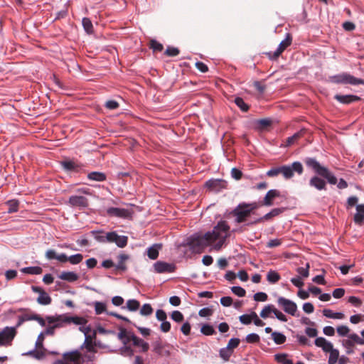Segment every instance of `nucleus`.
I'll list each match as a JSON object with an SVG mask.
<instances>
[{
  "label": "nucleus",
  "mask_w": 364,
  "mask_h": 364,
  "mask_svg": "<svg viewBox=\"0 0 364 364\" xmlns=\"http://www.w3.org/2000/svg\"><path fill=\"white\" fill-rule=\"evenodd\" d=\"M230 226L226 221H220L212 231L205 234L196 233L187 239V245L196 252H201L208 246L220 250L230 236Z\"/></svg>",
  "instance_id": "1"
},
{
  "label": "nucleus",
  "mask_w": 364,
  "mask_h": 364,
  "mask_svg": "<svg viewBox=\"0 0 364 364\" xmlns=\"http://www.w3.org/2000/svg\"><path fill=\"white\" fill-rule=\"evenodd\" d=\"M304 162L307 168L315 173L309 180V186L318 191H326V181L332 185L337 183L338 180L329 169L322 166L315 158L307 157Z\"/></svg>",
  "instance_id": "2"
},
{
  "label": "nucleus",
  "mask_w": 364,
  "mask_h": 364,
  "mask_svg": "<svg viewBox=\"0 0 364 364\" xmlns=\"http://www.w3.org/2000/svg\"><path fill=\"white\" fill-rule=\"evenodd\" d=\"M257 207L256 203H241L233 209L231 213L235 217L236 223H242L247 221V218L254 213Z\"/></svg>",
  "instance_id": "3"
},
{
  "label": "nucleus",
  "mask_w": 364,
  "mask_h": 364,
  "mask_svg": "<svg viewBox=\"0 0 364 364\" xmlns=\"http://www.w3.org/2000/svg\"><path fill=\"white\" fill-rule=\"evenodd\" d=\"M331 81L337 84L364 85V80L357 78L346 73L333 76Z\"/></svg>",
  "instance_id": "4"
},
{
  "label": "nucleus",
  "mask_w": 364,
  "mask_h": 364,
  "mask_svg": "<svg viewBox=\"0 0 364 364\" xmlns=\"http://www.w3.org/2000/svg\"><path fill=\"white\" fill-rule=\"evenodd\" d=\"M294 171L301 175L303 171V166L299 161L294 162L291 166H279L280 174H282L286 179H289L294 176Z\"/></svg>",
  "instance_id": "5"
},
{
  "label": "nucleus",
  "mask_w": 364,
  "mask_h": 364,
  "mask_svg": "<svg viewBox=\"0 0 364 364\" xmlns=\"http://www.w3.org/2000/svg\"><path fill=\"white\" fill-rule=\"evenodd\" d=\"M46 320L49 323L62 321V323H73L77 325H81L85 323V319L79 316H67L65 315H59L58 316H47Z\"/></svg>",
  "instance_id": "6"
},
{
  "label": "nucleus",
  "mask_w": 364,
  "mask_h": 364,
  "mask_svg": "<svg viewBox=\"0 0 364 364\" xmlns=\"http://www.w3.org/2000/svg\"><path fill=\"white\" fill-rule=\"evenodd\" d=\"M355 343L364 345V339L360 338L356 333L348 335V339L343 340L342 344L346 349V353L350 355L354 353Z\"/></svg>",
  "instance_id": "7"
},
{
  "label": "nucleus",
  "mask_w": 364,
  "mask_h": 364,
  "mask_svg": "<svg viewBox=\"0 0 364 364\" xmlns=\"http://www.w3.org/2000/svg\"><path fill=\"white\" fill-rule=\"evenodd\" d=\"M85 336V339L84 342V346L87 349L88 352L90 353H96V350L95 346L96 343L93 341L96 338V331H94L92 334H89V332L91 331V328L90 327H86L84 330H81Z\"/></svg>",
  "instance_id": "8"
},
{
  "label": "nucleus",
  "mask_w": 364,
  "mask_h": 364,
  "mask_svg": "<svg viewBox=\"0 0 364 364\" xmlns=\"http://www.w3.org/2000/svg\"><path fill=\"white\" fill-rule=\"evenodd\" d=\"M45 338V333H41L37 338L36 342V347L38 349L37 350H31L27 354L33 356L36 359H41L45 356L46 349L43 347V341Z\"/></svg>",
  "instance_id": "9"
},
{
  "label": "nucleus",
  "mask_w": 364,
  "mask_h": 364,
  "mask_svg": "<svg viewBox=\"0 0 364 364\" xmlns=\"http://www.w3.org/2000/svg\"><path fill=\"white\" fill-rule=\"evenodd\" d=\"M277 304L279 306H282L283 310L291 315L295 316L297 311V305L295 302L286 299L284 297H279L277 299Z\"/></svg>",
  "instance_id": "10"
},
{
  "label": "nucleus",
  "mask_w": 364,
  "mask_h": 364,
  "mask_svg": "<svg viewBox=\"0 0 364 364\" xmlns=\"http://www.w3.org/2000/svg\"><path fill=\"white\" fill-rule=\"evenodd\" d=\"M292 42V37L290 33H287L284 40H283L279 45L276 51L273 53H269L268 55L270 59H277L284 52V50L289 47Z\"/></svg>",
  "instance_id": "11"
},
{
  "label": "nucleus",
  "mask_w": 364,
  "mask_h": 364,
  "mask_svg": "<svg viewBox=\"0 0 364 364\" xmlns=\"http://www.w3.org/2000/svg\"><path fill=\"white\" fill-rule=\"evenodd\" d=\"M16 331L15 328L6 327L0 332V346L11 344L12 340L16 336Z\"/></svg>",
  "instance_id": "12"
},
{
  "label": "nucleus",
  "mask_w": 364,
  "mask_h": 364,
  "mask_svg": "<svg viewBox=\"0 0 364 364\" xmlns=\"http://www.w3.org/2000/svg\"><path fill=\"white\" fill-rule=\"evenodd\" d=\"M205 187L209 191L217 193L226 188L227 182L222 179H211L205 183Z\"/></svg>",
  "instance_id": "13"
},
{
  "label": "nucleus",
  "mask_w": 364,
  "mask_h": 364,
  "mask_svg": "<svg viewBox=\"0 0 364 364\" xmlns=\"http://www.w3.org/2000/svg\"><path fill=\"white\" fill-rule=\"evenodd\" d=\"M108 242H114L119 247L123 248L127 246L128 237L124 235H118L116 232H108Z\"/></svg>",
  "instance_id": "14"
},
{
  "label": "nucleus",
  "mask_w": 364,
  "mask_h": 364,
  "mask_svg": "<svg viewBox=\"0 0 364 364\" xmlns=\"http://www.w3.org/2000/svg\"><path fill=\"white\" fill-rule=\"evenodd\" d=\"M154 269L157 273H171L175 272L176 265L162 261H158L154 264Z\"/></svg>",
  "instance_id": "15"
},
{
  "label": "nucleus",
  "mask_w": 364,
  "mask_h": 364,
  "mask_svg": "<svg viewBox=\"0 0 364 364\" xmlns=\"http://www.w3.org/2000/svg\"><path fill=\"white\" fill-rule=\"evenodd\" d=\"M31 289L33 292L39 294V296L37 299L38 304L48 305L51 303L50 296L41 287L32 286Z\"/></svg>",
  "instance_id": "16"
},
{
  "label": "nucleus",
  "mask_w": 364,
  "mask_h": 364,
  "mask_svg": "<svg viewBox=\"0 0 364 364\" xmlns=\"http://www.w3.org/2000/svg\"><path fill=\"white\" fill-rule=\"evenodd\" d=\"M284 210V208H274L269 213L264 215L263 217H261L258 219L250 221L247 225H253L262 223L264 220H269L272 219V218L277 216V215H280L281 213H282Z\"/></svg>",
  "instance_id": "17"
},
{
  "label": "nucleus",
  "mask_w": 364,
  "mask_h": 364,
  "mask_svg": "<svg viewBox=\"0 0 364 364\" xmlns=\"http://www.w3.org/2000/svg\"><path fill=\"white\" fill-rule=\"evenodd\" d=\"M68 203L71 206L78 208H86L89 205L87 198L82 196H71L69 198Z\"/></svg>",
  "instance_id": "18"
},
{
  "label": "nucleus",
  "mask_w": 364,
  "mask_h": 364,
  "mask_svg": "<svg viewBox=\"0 0 364 364\" xmlns=\"http://www.w3.org/2000/svg\"><path fill=\"white\" fill-rule=\"evenodd\" d=\"M107 214L109 216H114L120 218H127L130 215V212L124 208H109L107 209Z\"/></svg>",
  "instance_id": "19"
},
{
  "label": "nucleus",
  "mask_w": 364,
  "mask_h": 364,
  "mask_svg": "<svg viewBox=\"0 0 364 364\" xmlns=\"http://www.w3.org/2000/svg\"><path fill=\"white\" fill-rule=\"evenodd\" d=\"M334 99L336 100L340 103L344 105H349L353 102L361 100V98L359 96L354 95H342L337 94L334 96Z\"/></svg>",
  "instance_id": "20"
},
{
  "label": "nucleus",
  "mask_w": 364,
  "mask_h": 364,
  "mask_svg": "<svg viewBox=\"0 0 364 364\" xmlns=\"http://www.w3.org/2000/svg\"><path fill=\"white\" fill-rule=\"evenodd\" d=\"M279 196V192L276 189L269 191L264 198L263 205L270 206L273 203V200Z\"/></svg>",
  "instance_id": "21"
},
{
  "label": "nucleus",
  "mask_w": 364,
  "mask_h": 364,
  "mask_svg": "<svg viewBox=\"0 0 364 364\" xmlns=\"http://www.w3.org/2000/svg\"><path fill=\"white\" fill-rule=\"evenodd\" d=\"M357 213L354 215L353 220L355 224L361 225L364 221V204L356 206Z\"/></svg>",
  "instance_id": "22"
},
{
  "label": "nucleus",
  "mask_w": 364,
  "mask_h": 364,
  "mask_svg": "<svg viewBox=\"0 0 364 364\" xmlns=\"http://www.w3.org/2000/svg\"><path fill=\"white\" fill-rule=\"evenodd\" d=\"M130 337L134 346L141 347L143 352H146L149 350V345L148 343L135 335L130 336Z\"/></svg>",
  "instance_id": "23"
},
{
  "label": "nucleus",
  "mask_w": 364,
  "mask_h": 364,
  "mask_svg": "<svg viewBox=\"0 0 364 364\" xmlns=\"http://www.w3.org/2000/svg\"><path fill=\"white\" fill-rule=\"evenodd\" d=\"M60 164L63 169L67 171H77L80 167V165L72 160L63 161Z\"/></svg>",
  "instance_id": "24"
},
{
  "label": "nucleus",
  "mask_w": 364,
  "mask_h": 364,
  "mask_svg": "<svg viewBox=\"0 0 364 364\" xmlns=\"http://www.w3.org/2000/svg\"><path fill=\"white\" fill-rule=\"evenodd\" d=\"M81 355H82L79 351L75 350V351L64 353L63 358L65 360L70 361V362H73L75 364L77 363H80L79 360L81 358Z\"/></svg>",
  "instance_id": "25"
},
{
  "label": "nucleus",
  "mask_w": 364,
  "mask_h": 364,
  "mask_svg": "<svg viewBox=\"0 0 364 364\" xmlns=\"http://www.w3.org/2000/svg\"><path fill=\"white\" fill-rule=\"evenodd\" d=\"M87 178L90 181L102 182L106 181L107 176L102 172L92 171L87 174Z\"/></svg>",
  "instance_id": "26"
},
{
  "label": "nucleus",
  "mask_w": 364,
  "mask_h": 364,
  "mask_svg": "<svg viewBox=\"0 0 364 364\" xmlns=\"http://www.w3.org/2000/svg\"><path fill=\"white\" fill-rule=\"evenodd\" d=\"M161 244H155L147 249V256L151 259H156L159 257V250L161 248Z\"/></svg>",
  "instance_id": "27"
},
{
  "label": "nucleus",
  "mask_w": 364,
  "mask_h": 364,
  "mask_svg": "<svg viewBox=\"0 0 364 364\" xmlns=\"http://www.w3.org/2000/svg\"><path fill=\"white\" fill-rule=\"evenodd\" d=\"M59 278L69 282H73L78 279V275L73 272H63L59 275Z\"/></svg>",
  "instance_id": "28"
},
{
  "label": "nucleus",
  "mask_w": 364,
  "mask_h": 364,
  "mask_svg": "<svg viewBox=\"0 0 364 364\" xmlns=\"http://www.w3.org/2000/svg\"><path fill=\"white\" fill-rule=\"evenodd\" d=\"M305 131L300 130L299 132L295 133L290 137H288L286 140V146H289L296 142L301 137L303 136Z\"/></svg>",
  "instance_id": "29"
},
{
  "label": "nucleus",
  "mask_w": 364,
  "mask_h": 364,
  "mask_svg": "<svg viewBox=\"0 0 364 364\" xmlns=\"http://www.w3.org/2000/svg\"><path fill=\"white\" fill-rule=\"evenodd\" d=\"M129 259V256L126 254H120L118 256V263L116 266L119 270L124 271L127 269L125 262Z\"/></svg>",
  "instance_id": "30"
},
{
  "label": "nucleus",
  "mask_w": 364,
  "mask_h": 364,
  "mask_svg": "<svg viewBox=\"0 0 364 364\" xmlns=\"http://www.w3.org/2000/svg\"><path fill=\"white\" fill-rule=\"evenodd\" d=\"M281 279V277L278 272L274 270H269L267 274V279L271 284H275L278 282Z\"/></svg>",
  "instance_id": "31"
},
{
  "label": "nucleus",
  "mask_w": 364,
  "mask_h": 364,
  "mask_svg": "<svg viewBox=\"0 0 364 364\" xmlns=\"http://www.w3.org/2000/svg\"><path fill=\"white\" fill-rule=\"evenodd\" d=\"M134 334L130 332H127L126 329L122 328L120 330V332L118 334V337L121 339L124 344H127L132 341L130 336H134Z\"/></svg>",
  "instance_id": "32"
},
{
  "label": "nucleus",
  "mask_w": 364,
  "mask_h": 364,
  "mask_svg": "<svg viewBox=\"0 0 364 364\" xmlns=\"http://www.w3.org/2000/svg\"><path fill=\"white\" fill-rule=\"evenodd\" d=\"M323 314L327 317L334 319H342L344 318V314L341 312L334 313L331 309H323Z\"/></svg>",
  "instance_id": "33"
},
{
  "label": "nucleus",
  "mask_w": 364,
  "mask_h": 364,
  "mask_svg": "<svg viewBox=\"0 0 364 364\" xmlns=\"http://www.w3.org/2000/svg\"><path fill=\"white\" fill-rule=\"evenodd\" d=\"M21 272L28 274H41L43 272V269L40 267H28L22 268Z\"/></svg>",
  "instance_id": "34"
},
{
  "label": "nucleus",
  "mask_w": 364,
  "mask_h": 364,
  "mask_svg": "<svg viewBox=\"0 0 364 364\" xmlns=\"http://www.w3.org/2000/svg\"><path fill=\"white\" fill-rule=\"evenodd\" d=\"M272 338L274 343L279 345L284 343L287 340L286 336L282 333L279 332H272Z\"/></svg>",
  "instance_id": "35"
},
{
  "label": "nucleus",
  "mask_w": 364,
  "mask_h": 364,
  "mask_svg": "<svg viewBox=\"0 0 364 364\" xmlns=\"http://www.w3.org/2000/svg\"><path fill=\"white\" fill-rule=\"evenodd\" d=\"M329 358L328 363V364H336L338 360L339 359V351L337 349H334L333 348L330 350Z\"/></svg>",
  "instance_id": "36"
},
{
  "label": "nucleus",
  "mask_w": 364,
  "mask_h": 364,
  "mask_svg": "<svg viewBox=\"0 0 364 364\" xmlns=\"http://www.w3.org/2000/svg\"><path fill=\"white\" fill-rule=\"evenodd\" d=\"M6 205L9 206L8 213H13L18 211L19 202L17 200H10L6 202Z\"/></svg>",
  "instance_id": "37"
},
{
  "label": "nucleus",
  "mask_w": 364,
  "mask_h": 364,
  "mask_svg": "<svg viewBox=\"0 0 364 364\" xmlns=\"http://www.w3.org/2000/svg\"><path fill=\"white\" fill-rule=\"evenodd\" d=\"M232 353L233 352L226 347L219 351V355L224 361H228Z\"/></svg>",
  "instance_id": "38"
},
{
  "label": "nucleus",
  "mask_w": 364,
  "mask_h": 364,
  "mask_svg": "<svg viewBox=\"0 0 364 364\" xmlns=\"http://www.w3.org/2000/svg\"><path fill=\"white\" fill-rule=\"evenodd\" d=\"M82 23L85 31L88 33L91 34L93 33V26L92 21L88 18H83Z\"/></svg>",
  "instance_id": "39"
},
{
  "label": "nucleus",
  "mask_w": 364,
  "mask_h": 364,
  "mask_svg": "<svg viewBox=\"0 0 364 364\" xmlns=\"http://www.w3.org/2000/svg\"><path fill=\"white\" fill-rule=\"evenodd\" d=\"M95 311L97 315H100L107 311L106 304L103 302L95 301L94 303Z\"/></svg>",
  "instance_id": "40"
},
{
  "label": "nucleus",
  "mask_w": 364,
  "mask_h": 364,
  "mask_svg": "<svg viewBox=\"0 0 364 364\" xmlns=\"http://www.w3.org/2000/svg\"><path fill=\"white\" fill-rule=\"evenodd\" d=\"M200 331L205 336H212L216 333L213 327L209 324H204L201 327Z\"/></svg>",
  "instance_id": "41"
},
{
  "label": "nucleus",
  "mask_w": 364,
  "mask_h": 364,
  "mask_svg": "<svg viewBox=\"0 0 364 364\" xmlns=\"http://www.w3.org/2000/svg\"><path fill=\"white\" fill-rule=\"evenodd\" d=\"M235 103L237 105V106L238 107H240V109L243 111V112H247L248 111L250 107L247 104H246L243 99L240 97H237L234 100Z\"/></svg>",
  "instance_id": "42"
},
{
  "label": "nucleus",
  "mask_w": 364,
  "mask_h": 364,
  "mask_svg": "<svg viewBox=\"0 0 364 364\" xmlns=\"http://www.w3.org/2000/svg\"><path fill=\"white\" fill-rule=\"evenodd\" d=\"M53 323L54 324L53 326L48 327L46 329V331L43 332L45 333V336L46 335H50V336L54 335L55 329L56 328H60L63 326L62 321H58V322L57 321V322H54Z\"/></svg>",
  "instance_id": "43"
},
{
  "label": "nucleus",
  "mask_w": 364,
  "mask_h": 364,
  "mask_svg": "<svg viewBox=\"0 0 364 364\" xmlns=\"http://www.w3.org/2000/svg\"><path fill=\"white\" fill-rule=\"evenodd\" d=\"M140 304L137 300L129 299L127 302V307L129 311H136L139 308Z\"/></svg>",
  "instance_id": "44"
},
{
  "label": "nucleus",
  "mask_w": 364,
  "mask_h": 364,
  "mask_svg": "<svg viewBox=\"0 0 364 364\" xmlns=\"http://www.w3.org/2000/svg\"><path fill=\"white\" fill-rule=\"evenodd\" d=\"M95 235V239L100 242H108V232L106 235L102 234L101 232H92Z\"/></svg>",
  "instance_id": "45"
},
{
  "label": "nucleus",
  "mask_w": 364,
  "mask_h": 364,
  "mask_svg": "<svg viewBox=\"0 0 364 364\" xmlns=\"http://www.w3.org/2000/svg\"><path fill=\"white\" fill-rule=\"evenodd\" d=\"M275 307L273 305H267L260 312V316L263 318H266L269 316L270 313H273Z\"/></svg>",
  "instance_id": "46"
},
{
  "label": "nucleus",
  "mask_w": 364,
  "mask_h": 364,
  "mask_svg": "<svg viewBox=\"0 0 364 364\" xmlns=\"http://www.w3.org/2000/svg\"><path fill=\"white\" fill-rule=\"evenodd\" d=\"M150 48L153 50L154 52H161L164 49L163 45L158 42L156 40L150 41Z\"/></svg>",
  "instance_id": "47"
},
{
  "label": "nucleus",
  "mask_w": 364,
  "mask_h": 364,
  "mask_svg": "<svg viewBox=\"0 0 364 364\" xmlns=\"http://www.w3.org/2000/svg\"><path fill=\"white\" fill-rule=\"evenodd\" d=\"M153 313V309L149 304H145L140 309V314L142 316H149Z\"/></svg>",
  "instance_id": "48"
},
{
  "label": "nucleus",
  "mask_w": 364,
  "mask_h": 364,
  "mask_svg": "<svg viewBox=\"0 0 364 364\" xmlns=\"http://www.w3.org/2000/svg\"><path fill=\"white\" fill-rule=\"evenodd\" d=\"M180 53V50L178 48L175 47H170L168 46L166 51L164 52V54L169 57H175L177 56Z\"/></svg>",
  "instance_id": "49"
},
{
  "label": "nucleus",
  "mask_w": 364,
  "mask_h": 364,
  "mask_svg": "<svg viewBox=\"0 0 364 364\" xmlns=\"http://www.w3.org/2000/svg\"><path fill=\"white\" fill-rule=\"evenodd\" d=\"M245 341L248 343H257L259 342L260 338H259V335H257V333H252L248 334L246 336Z\"/></svg>",
  "instance_id": "50"
},
{
  "label": "nucleus",
  "mask_w": 364,
  "mask_h": 364,
  "mask_svg": "<svg viewBox=\"0 0 364 364\" xmlns=\"http://www.w3.org/2000/svg\"><path fill=\"white\" fill-rule=\"evenodd\" d=\"M171 318L178 323L182 322L184 319L183 314L179 311H173L171 315Z\"/></svg>",
  "instance_id": "51"
},
{
  "label": "nucleus",
  "mask_w": 364,
  "mask_h": 364,
  "mask_svg": "<svg viewBox=\"0 0 364 364\" xmlns=\"http://www.w3.org/2000/svg\"><path fill=\"white\" fill-rule=\"evenodd\" d=\"M240 342V341L239 338H231L228 341V343L226 348H228V349H230V350H232L233 352L234 349L236 348L239 346Z\"/></svg>",
  "instance_id": "52"
},
{
  "label": "nucleus",
  "mask_w": 364,
  "mask_h": 364,
  "mask_svg": "<svg viewBox=\"0 0 364 364\" xmlns=\"http://www.w3.org/2000/svg\"><path fill=\"white\" fill-rule=\"evenodd\" d=\"M337 333L341 336H348L350 328L347 326H339L336 328Z\"/></svg>",
  "instance_id": "53"
},
{
  "label": "nucleus",
  "mask_w": 364,
  "mask_h": 364,
  "mask_svg": "<svg viewBox=\"0 0 364 364\" xmlns=\"http://www.w3.org/2000/svg\"><path fill=\"white\" fill-rule=\"evenodd\" d=\"M83 256L81 254H76L69 257L68 262L73 264H77L82 262Z\"/></svg>",
  "instance_id": "54"
},
{
  "label": "nucleus",
  "mask_w": 364,
  "mask_h": 364,
  "mask_svg": "<svg viewBox=\"0 0 364 364\" xmlns=\"http://www.w3.org/2000/svg\"><path fill=\"white\" fill-rule=\"evenodd\" d=\"M252 313L251 314H243L239 317L240 321L245 325L251 323L252 321Z\"/></svg>",
  "instance_id": "55"
},
{
  "label": "nucleus",
  "mask_w": 364,
  "mask_h": 364,
  "mask_svg": "<svg viewBox=\"0 0 364 364\" xmlns=\"http://www.w3.org/2000/svg\"><path fill=\"white\" fill-rule=\"evenodd\" d=\"M232 291L237 296L242 297L245 296L246 291L240 287H232Z\"/></svg>",
  "instance_id": "56"
},
{
  "label": "nucleus",
  "mask_w": 364,
  "mask_h": 364,
  "mask_svg": "<svg viewBox=\"0 0 364 364\" xmlns=\"http://www.w3.org/2000/svg\"><path fill=\"white\" fill-rule=\"evenodd\" d=\"M267 297V294L264 292H257L254 295V299L256 301H265Z\"/></svg>",
  "instance_id": "57"
},
{
  "label": "nucleus",
  "mask_w": 364,
  "mask_h": 364,
  "mask_svg": "<svg viewBox=\"0 0 364 364\" xmlns=\"http://www.w3.org/2000/svg\"><path fill=\"white\" fill-rule=\"evenodd\" d=\"M282 244V240L280 239H273L270 240L266 245L267 247L274 248L279 246Z\"/></svg>",
  "instance_id": "58"
},
{
  "label": "nucleus",
  "mask_w": 364,
  "mask_h": 364,
  "mask_svg": "<svg viewBox=\"0 0 364 364\" xmlns=\"http://www.w3.org/2000/svg\"><path fill=\"white\" fill-rule=\"evenodd\" d=\"M156 317L159 321H164L165 320H166L167 315L164 310L159 309L156 312Z\"/></svg>",
  "instance_id": "59"
},
{
  "label": "nucleus",
  "mask_w": 364,
  "mask_h": 364,
  "mask_svg": "<svg viewBox=\"0 0 364 364\" xmlns=\"http://www.w3.org/2000/svg\"><path fill=\"white\" fill-rule=\"evenodd\" d=\"M333 296L336 299H340L345 294V289L343 288H338L333 290Z\"/></svg>",
  "instance_id": "60"
},
{
  "label": "nucleus",
  "mask_w": 364,
  "mask_h": 364,
  "mask_svg": "<svg viewBox=\"0 0 364 364\" xmlns=\"http://www.w3.org/2000/svg\"><path fill=\"white\" fill-rule=\"evenodd\" d=\"M273 313L275 315V316L281 321H283V322H287V316L283 314L280 311H279L278 309H277L276 308L274 309V311H273Z\"/></svg>",
  "instance_id": "61"
},
{
  "label": "nucleus",
  "mask_w": 364,
  "mask_h": 364,
  "mask_svg": "<svg viewBox=\"0 0 364 364\" xmlns=\"http://www.w3.org/2000/svg\"><path fill=\"white\" fill-rule=\"evenodd\" d=\"M191 324L188 322H186L182 325L181 331L184 335L188 336L191 333Z\"/></svg>",
  "instance_id": "62"
},
{
  "label": "nucleus",
  "mask_w": 364,
  "mask_h": 364,
  "mask_svg": "<svg viewBox=\"0 0 364 364\" xmlns=\"http://www.w3.org/2000/svg\"><path fill=\"white\" fill-rule=\"evenodd\" d=\"M231 176L233 178L236 180H240L242 178V173L240 170L233 168L231 170Z\"/></svg>",
  "instance_id": "63"
},
{
  "label": "nucleus",
  "mask_w": 364,
  "mask_h": 364,
  "mask_svg": "<svg viewBox=\"0 0 364 364\" xmlns=\"http://www.w3.org/2000/svg\"><path fill=\"white\" fill-rule=\"evenodd\" d=\"M220 303L223 306H230L232 304V299L230 296H223L220 299Z\"/></svg>",
  "instance_id": "64"
}]
</instances>
